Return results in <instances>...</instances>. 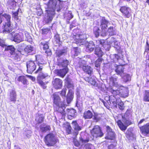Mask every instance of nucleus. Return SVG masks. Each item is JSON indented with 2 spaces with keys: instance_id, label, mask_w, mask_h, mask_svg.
<instances>
[{
  "instance_id": "nucleus-1",
  "label": "nucleus",
  "mask_w": 149,
  "mask_h": 149,
  "mask_svg": "<svg viewBox=\"0 0 149 149\" xmlns=\"http://www.w3.org/2000/svg\"><path fill=\"white\" fill-rule=\"evenodd\" d=\"M63 2L56 0H49L48 4V8L47 16L45 17L44 21L46 23H50L52 21L54 15V11L56 10L58 11L62 8Z\"/></svg>"
},
{
  "instance_id": "nucleus-2",
  "label": "nucleus",
  "mask_w": 149,
  "mask_h": 149,
  "mask_svg": "<svg viewBox=\"0 0 149 149\" xmlns=\"http://www.w3.org/2000/svg\"><path fill=\"white\" fill-rule=\"evenodd\" d=\"M54 98V103L56 106L54 107V109L56 111L63 114L65 111V105L63 102L61 101L60 98L58 95L55 93L53 95Z\"/></svg>"
},
{
  "instance_id": "nucleus-3",
  "label": "nucleus",
  "mask_w": 149,
  "mask_h": 149,
  "mask_svg": "<svg viewBox=\"0 0 149 149\" xmlns=\"http://www.w3.org/2000/svg\"><path fill=\"white\" fill-rule=\"evenodd\" d=\"M130 116V114L127 111H126L124 116H122L123 122L120 120H118L117 121L118 125L121 130H125L127 127L131 124V122L129 120V118Z\"/></svg>"
},
{
  "instance_id": "nucleus-4",
  "label": "nucleus",
  "mask_w": 149,
  "mask_h": 149,
  "mask_svg": "<svg viewBox=\"0 0 149 149\" xmlns=\"http://www.w3.org/2000/svg\"><path fill=\"white\" fill-rule=\"evenodd\" d=\"M3 16L6 19L4 20L5 24L3 28V32L5 33H10L13 29V25L10 21L11 16L6 14H4Z\"/></svg>"
},
{
  "instance_id": "nucleus-5",
  "label": "nucleus",
  "mask_w": 149,
  "mask_h": 149,
  "mask_svg": "<svg viewBox=\"0 0 149 149\" xmlns=\"http://www.w3.org/2000/svg\"><path fill=\"white\" fill-rule=\"evenodd\" d=\"M43 67L42 65H39L38 69L35 72V73H39L37 78L38 82L43 88L45 89L46 87V84L42 81L40 79H43L46 78H49L50 77L47 74H44L41 72Z\"/></svg>"
},
{
  "instance_id": "nucleus-6",
  "label": "nucleus",
  "mask_w": 149,
  "mask_h": 149,
  "mask_svg": "<svg viewBox=\"0 0 149 149\" xmlns=\"http://www.w3.org/2000/svg\"><path fill=\"white\" fill-rule=\"evenodd\" d=\"M109 99H111L114 107L117 108L118 105V107L120 110H122L124 109L125 107L124 103L119 98H116L111 96L110 97Z\"/></svg>"
},
{
  "instance_id": "nucleus-7",
  "label": "nucleus",
  "mask_w": 149,
  "mask_h": 149,
  "mask_svg": "<svg viewBox=\"0 0 149 149\" xmlns=\"http://www.w3.org/2000/svg\"><path fill=\"white\" fill-rule=\"evenodd\" d=\"M45 142L48 146H54L56 143V140L54 135L52 133L47 134L45 138Z\"/></svg>"
},
{
  "instance_id": "nucleus-8",
  "label": "nucleus",
  "mask_w": 149,
  "mask_h": 149,
  "mask_svg": "<svg viewBox=\"0 0 149 149\" xmlns=\"http://www.w3.org/2000/svg\"><path fill=\"white\" fill-rule=\"evenodd\" d=\"M109 23V22L104 17H102L100 25L102 29L101 34L102 36H105L108 35V32H106V29L107 27V25Z\"/></svg>"
},
{
  "instance_id": "nucleus-9",
  "label": "nucleus",
  "mask_w": 149,
  "mask_h": 149,
  "mask_svg": "<svg viewBox=\"0 0 149 149\" xmlns=\"http://www.w3.org/2000/svg\"><path fill=\"white\" fill-rule=\"evenodd\" d=\"M91 133L93 136L95 138L101 137L104 134L98 125L95 126L92 130L91 131Z\"/></svg>"
},
{
  "instance_id": "nucleus-10",
  "label": "nucleus",
  "mask_w": 149,
  "mask_h": 149,
  "mask_svg": "<svg viewBox=\"0 0 149 149\" xmlns=\"http://www.w3.org/2000/svg\"><path fill=\"white\" fill-rule=\"evenodd\" d=\"M9 35L12 36L11 39L15 42L19 43L24 41L23 35L21 33H15L13 35L12 33L9 34Z\"/></svg>"
},
{
  "instance_id": "nucleus-11",
  "label": "nucleus",
  "mask_w": 149,
  "mask_h": 149,
  "mask_svg": "<svg viewBox=\"0 0 149 149\" xmlns=\"http://www.w3.org/2000/svg\"><path fill=\"white\" fill-rule=\"evenodd\" d=\"M28 73H32L36 68V65L35 61H28L26 63Z\"/></svg>"
},
{
  "instance_id": "nucleus-12",
  "label": "nucleus",
  "mask_w": 149,
  "mask_h": 149,
  "mask_svg": "<svg viewBox=\"0 0 149 149\" xmlns=\"http://www.w3.org/2000/svg\"><path fill=\"white\" fill-rule=\"evenodd\" d=\"M120 11L127 17L129 18L131 16L130 8L127 6H123L120 8Z\"/></svg>"
},
{
  "instance_id": "nucleus-13",
  "label": "nucleus",
  "mask_w": 149,
  "mask_h": 149,
  "mask_svg": "<svg viewBox=\"0 0 149 149\" xmlns=\"http://www.w3.org/2000/svg\"><path fill=\"white\" fill-rule=\"evenodd\" d=\"M79 67L82 68L83 70L86 73L91 75L93 71L92 68L90 66L87 65L84 63H80Z\"/></svg>"
},
{
  "instance_id": "nucleus-14",
  "label": "nucleus",
  "mask_w": 149,
  "mask_h": 149,
  "mask_svg": "<svg viewBox=\"0 0 149 149\" xmlns=\"http://www.w3.org/2000/svg\"><path fill=\"white\" fill-rule=\"evenodd\" d=\"M127 90L126 89H125L124 90V93H123V94H121V91L120 92L118 90H114L113 89L111 90V92L113 94L112 95H113L114 97L116 98H118V97H116V96L118 94L119 95H120L121 97H125L127 96L128 93H127Z\"/></svg>"
},
{
  "instance_id": "nucleus-15",
  "label": "nucleus",
  "mask_w": 149,
  "mask_h": 149,
  "mask_svg": "<svg viewBox=\"0 0 149 149\" xmlns=\"http://www.w3.org/2000/svg\"><path fill=\"white\" fill-rule=\"evenodd\" d=\"M68 72V68H64L63 69L57 70H55V73L58 76L63 77Z\"/></svg>"
},
{
  "instance_id": "nucleus-16",
  "label": "nucleus",
  "mask_w": 149,
  "mask_h": 149,
  "mask_svg": "<svg viewBox=\"0 0 149 149\" xmlns=\"http://www.w3.org/2000/svg\"><path fill=\"white\" fill-rule=\"evenodd\" d=\"M68 61L66 59H64L61 58H58L57 64L60 67L67 68V67L68 64Z\"/></svg>"
},
{
  "instance_id": "nucleus-17",
  "label": "nucleus",
  "mask_w": 149,
  "mask_h": 149,
  "mask_svg": "<svg viewBox=\"0 0 149 149\" xmlns=\"http://www.w3.org/2000/svg\"><path fill=\"white\" fill-rule=\"evenodd\" d=\"M62 81L58 78H56L53 81L52 84L55 88L58 89L61 88L62 86Z\"/></svg>"
},
{
  "instance_id": "nucleus-18",
  "label": "nucleus",
  "mask_w": 149,
  "mask_h": 149,
  "mask_svg": "<svg viewBox=\"0 0 149 149\" xmlns=\"http://www.w3.org/2000/svg\"><path fill=\"white\" fill-rule=\"evenodd\" d=\"M66 111L68 113V117L69 119H71L75 117L77 114L75 110L74 109H68Z\"/></svg>"
},
{
  "instance_id": "nucleus-19",
  "label": "nucleus",
  "mask_w": 149,
  "mask_h": 149,
  "mask_svg": "<svg viewBox=\"0 0 149 149\" xmlns=\"http://www.w3.org/2000/svg\"><path fill=\"white\" fill-rule=\"evenodd\" d=\"M86 45L87 52H93L95 47L94 42L92 41H90Z\"/></svg>"
},
{
  "instance_id": "nucleus-20",
  "label": "nucleus",
  "mask_w": 149,
  "mask_h": 149,
  "mask_svg": "<svg viewBox=\"0 0 149 149\" xmlns=\"http://www.w3.org/2000/svg\"><path fill=\"white\" fill-rule=\"evenodd\" d=\"M124 69L123 66L120 65L117 66L115 71L117 74L119 75L121 77H123V75L125 74L124 72Z\"/></svg>"
},
{
  "instance_id": "nucleus-21",
  "label": "nucleus",
  "mask_w": 149,
  "mask_h": 149,
  "mask_svg": "<svg viewBox=\"0 0 149 149\" xmlns=\"http://www.w3.org/2000/svg\"><path fill=\"white\" fill-rule=\"evenodd\" d=\"M82 35H78L74 36V38H75V41L77 44L79 45H81L84 44L85 43V40L84 39H82Z\"/></svg>"
},
{
  "instance_id": "nucleus-22",
  "label": "nucleus",
  "mask_w": 149,
  "mask_h": 149,
  "mask_svg": "<svg viewBox=\"0 0 149 149\" xmlns=\"http://www.w3.org/2000/svg\"><path fill=\"white\" fill-rule=\"evenodd\" d=\"M72 125L74 130L76 131V132H74L75 135H77L78 134V131L81 130V127L79 125L76 121H72Z\"/></svg>"
},
{
  "instance_id": "nucleus-23",
  "label": "nucleus",
  "mask_w": 149,
  "mask_h": 149,
  "mask_svg": "<svg viewBox=\"0 0 149 149\" xmlns=\"http://www.w3.org/2000/svg\"><path fill=\"white\" fill-rule=\"evenodd\" d=\"M86 81L88 82L92 85L95 87L97 86V82L92 77H85L84 78Z\"/></svg>"
},
{
  "instance_id": "nucleus-24",
  "label": "nucleus",
  "mask_w": 149,
  "mask_h": 149,
  "mask_svg": "<svg viewBox=\"0 0 149 149\" xmlns=\"http://www.w3.org/2000/svg\"><path fill=\"white\" fill-rule=\"evenodd\" d=\"M17 94L16 91L14 90H12L10 93V100L11 102L14 103L16 101Z\"/></svg>"
},
{
  "instance_id": "nucleus-25",
  "label": "nucleus",
  "mask_w": 149,
  "mask_h": 149,
  "mask_svg": "<svg viewBox=\"0 0 149 149\" xmlns=\"http://www.w3.org/2000/svg\"><path fill=\"white\" fill-rule=\"evenodd\" d=\"M65 86L68 88H73V85L70 79L67 77L65 79Z\"/></svg>"
},
{
  "instance_id": "nucleus-26",
  "label": "nucleus",
  "mask_w": 149,
  "mask_h": 149,
  "mask_svg": "<svg viewBox=\"0 0 149 149\" xmlns=\"http://www.w3.org/2000/svg\"><path fill=\"white\" fill-rule=\"evenodd\" d=\"M93 116V113L89 110L86 111L84 113L83 117L85 119H90Z\"/></svg>"
},
{
  "instance_id": "nucleus-27",
  "label": "nucleus",
  "mask_w": 149,
  "mask_h": 149,
  "mask_svg": "<svg viewBox=\"0 0 149 149\" xmlns=\"http://www.w3.org/2000/svg\"><path fill=\"white\" fill-rule=\"evenodd\" d=\"M73 98V93L72 91L69 90L67 97V101L68 104L70 103Z\"/></svg>"
},
{
  "instance_id": "nucleus-28",
  "label": "nucleus",
  "mask_w": 149,
  "mask_h": 149,
  "mask_svg": "<svg viewBox=\"0 0 149 149\" xmlns=\"http://www.w3.org/2000/svg\"><path fill=\"white\" fill-rule=\"evenodd\" d=\"M142 133L148 134L149 133V123L140 127Z\"/></svg>"
},
{
  "instance_id": "nucleus-29",
  "label": "nucleus",
  "mask_w": 149,
  "mask_h": 149,
  "mask_svg": "<svg viewBox=\"0 0 149 149\" xmlns=\"http://www.w3.org/2000/svg\"><path fill=\"white\" fill-rule=\"evenodd\" d=\"M106 32H108V35L109 36H112L115 34V29L113 27H110L108 29H106Z\"/></svg>"
},
{
  "instance_id": "nucleus-30",
  "label": "nucleus",
  "mask_w": 149,
  "mask_h": 149,
  "mask_svg": "<svg viewBox=\"0 0 149 149\" xmlns=\"http://www.w3.org/2000/svg\"><path fill=\"white\" fill-rule=\"evenodd\" d=\"M81 52V50L78 47H73L72 49V54L75 56H77Z\"/></svg>"
},
{
  "instance_id": "nucleus-31",
  "label": "nucleus",
  "mask_w": 149,
  "mask_h": 149,
  "mask_svg": "<svg viewBox=\"0 0 149 149\" xmlns=\"http://www.w3.org/2000/svg\"><path fill=\"white\" fill-rule=\"evenodd\" d=\"M40 129L42 132H46L47 131H50L51 128L49 125L45 126L41 125L40 126Z\"/></svg>"
},
{
  "instance_id": "nucleus-32",
  "label": "nucleus",
  "mask_w": 149,
  "mask_h": 149,
  "mask_svg": "<svg viewBox=\"0 0 149 149\" xmlns=\"http://www.w3.org/2000/svg\"><path fill=\"white\" fill-rule=\"evenodd\" d=\"M4 47H5V50H10V53L11 54H13V53L14 52L15 49L14 47L12 45L6 46V45H5Z\"/></svg>"
},
{
  "instance_id": "nucleus-33",
  "label": "nucleus",
  "mask_w": 149,
  "mask_h": 149,
  "mask_svg": "<svg viewBox=\"0 0 149 149\" xmlns=\"http://www.w3.org/2000/svg\"><path fill=\"white\" fill-rule=\"evenodd\" d=\"M93 31L96 37H98L100 34L101 35L100 30L97 27L95 26L93 29Z\"/></svg>"
},
{
  "instance_id": "nucleus-34",
  "label": "nucleus",
  "mask_w": 149,
  "mask_h": 149,
  "mask_svg": "<svg viewBox=\"0 0 149 149\" xmlns=\"http://www.w3.org/2000/svg\"><path fill=\"white\" fill-rule=\"evenodd\" d=\"M18 81L24 84H25L27 83V80L25 77L24 76H20L18 78Z\"/></svg>"
},
{
  "instance_id": "nucleus-35",
  "label": "nucleus",
  "mask_w": 149,
  "mask_h": 149,
  "mask_svg": "<svg viewBox=\"0 0 149 149\" xmlns=\"http://www.w3.org/2000/svg\"><path fill=\"white\" fill-rule=\"evenodd\" d=\"M95 54L97 55L99 57L102 56L103 53L100 47L96 48L95 49Z\"/></svg>"
},
{
  "instance_id": "nucleus-36",
  "label": "nucleus",
  "mask_w": 149,
  "mask_h": 149,
  "mask_svg": "<svg viewBox=\"0 0 149 149\" xmlns=\"http://www.w3.org/2000/svg\"><path fill=\"white\" fill-rule=\"evenodd\" d=\"M121 77L124 79V81L125 82L130 81L131 79V77L130 75L125 73L123 75V77Z\"/></svg>"
},
{
  "instance_id": "nucleus-37",
  "label": "nucleus",
  "mask_w": 149,
  "mask_h": 149,
  "mask_svg": "<svg viewBox=\"0 0 149 149\" xmlns=\"http://www.w3.org/2000/svg\"><path fill=\"white\" fill-rule=\"evenodd\" d=\"M115 136L114 133L112 131L107 134V135L105 137V139H112Z\"/></svg>"
},
{
  "instance_id": "nucleus-38",
  "label": "nucleus",
  "mask_w": 149,
  "mask_h": 149,
  "mask_svg": "<svg viewBox=\"0 0 149 149\" xmlns=\"http://www.w3.org/2000/svg\"><path fill=\"white\" fill-rule=\"evenodd\" d=\"M34 50V47L30 45L27 46L24 49L25 51L28 53H30L31 52H33Z\"/></svg>"
},
{
  "instance_id": "nucleus-39",
  "label": "nucleus",
  "mask_w": 149,
  "mask_h": 149,
  "mask_svg": "<svg viewBox=\"0 0 149 149\" xmlns=\"http://www.w3.org/2000/svg\"><path fill=\"white\" fill-rule=\"evenodd\" d=\"M44 116L43 115H41L36 117V120L39 123H41L43 122Z\"/></svg>"
},
{
  "instance_id": "nucleus-40",
  "label": "nucleus",
  "mask_w": 149,
  "mask_h": 149,
  "mask_svg": "<svg viewBox=\"0 0 149 149\" xmlns=\"http://www.w3.org/2000/svg\"><path fill=\"white\" fill-rule=\"evenodd\" d=\"M96 45L99 47H102L104 44L105 40L103 39L97 40L96 41Z\"/></svg>"
},
{
  "instance_id": "nucleus-41",
  "label": "nucleus",
  "mask_w": 149,
  "mask_h": 149,
  "mask_svg": "<svg viewBox=\"0 0 149 149\" xmlns=\"http://www.w3.org/2000/svg\"><path fill=\"white\" fill-rule=\"evenodd\" d=\"M143 99L145 101H149V91H146Z\"/></svg>"
},
{
  "instance_id": "nucleus-42",
  "label": "nucleus",
  "mask_w": 149,
  "mask_h": 149,
  "mask_svg": "<svg viewBox=\"0 0 149 149\" xmlns=\"http://www.w3.org/2000/svg\"><path fill=\"white\" fill-rule=\"evenodd\" d=\"M66 52V50L65 49L58 51L56 52V55L59 57L63 55Z\"/></svg>"
},
{
  "instance_id": "nucleus-43",
  "label": "nucleus",
  "mask_w": 149,
  "mask_h": 149,
  "mask_svg": "<svg viewBox=\"0 0 149 149\" xmlns=\"http://www.w3.org/2000/svg\"><path fill=\"white\" fill-rule=\"evenodd\" d=\"M102 115L100 114H95L94 116L95 120L96 122L99 121L101 118Z\"/></svg>"
},
{
  "instance_id": "nucleus-44",
  "label": "nucleus",
  "mask_w": 149,
  "mask_h": 149,
  "mask_svg": "<svg viewBox=\"0 0 149 149\" xmlns=\"http://www.w3.org/2000/svg\"><path fill=\"white\" fill-rule=\"evenodd\" d=\"M86 149H95V147L91 144H87L85 145Z\"/></svg>"
},
{
  "instance_id": "nucleus-45",
  "label": "nucleus",
  "mask_w": 149,
  "mask_h": 149,
  "mask_svg": "<svg viewBox=\"0 0 149 149\" xmlns=\"http://www.w3.org/2000/svg\"><path fill=\"white\" fill-rule=\"evenodd\" d=\"M54 41L56 42V43H59L60 41V38L59 35L56 34L54 36Z\"/></svg>"
},
{
  "instance_id": "nucleus-46",
  "label": "nucleus",
  "mask_w": 149,
  "mask_h": 149,
  "mask_svg": "<svg viewBox=\"0 0 149 149\" xmlns=\"http://www.w3.org/2000/svg\"><path fill=\"white\" fill-rule=\"evenodd\" d=\"M101 61L102 60L101 59H98L96 61L95 64V67L97 68L100 67L101 62Z\"/></svg>"
},
{
  "instance_id": "nucleus-47",
  "label": "nucleus",
  "mask_w": 149,
  "mask_h": 149,
  "mask_svg": "<svg viewBox=\"0 0 149 149\" xmlns=\"http://www.w3.org/2000/svg\"><path fill=\"white\" fill-rule=\"evenodd\" d=\"M40 44L42 46V48L44 49H47L49 48V47L48 44L45 42H41Z\"/></svg>"
},
{
  "instance_id": "nucleus-48",
  "label": "nucleus",
  "mask_w": 149,
  "mask_h": 149,
  "mask_svg": "<svg viewBox=\"0 0 149 149\" xmlns=\"http://www.w3.org/2000/svg\"><path fill=\"white\" fill-rule=\"evenodd\" d=\"M79 140L82 143V145L84 143L87 142L89 140V139H84V138L82 136H81L79 137Z\"/></svg>"
},
{
  "instance_id": "nucleus-49",
  "label": "nucleus",
  "mask_w": 149,
  "mask_h": 149,
  "mask_svg": "<svg viewBox=\"0 0 149 149\" xmlns=\"http://www.w3.org/2000/svg\"><path fill=\"white\" fill-rule=\"evenodd\" d=\"M66 90V89H62L60 93L61 95L63 97V98L64 99L65 98V94Z\"/></svg>"
},
{
  "instance_id": "nucleus-50",
  "label": "nucleus",
  "mask_w": 149,
  "mask_h": 149,
  "mask_svg": "<svg viewBox=\"0 0 149 149\" xmlns=\"http://www.w3.org/2000/svg\"><path fill=\"white\" fill-rule=\"evenodd\" d=\"M25 35L26 38L27 40L29 41H31V36L29 34V33L27 32H25Z\"/></svg>"
},
{
  "instance_id": "nucleus-51",
  "label": "nucleus",
  "mask_w": 149,
  "mask_h": 149,
  "mask_svg": "<svg viewBox=\"0 0 149 149\" xmlns=\"http://www.w3.org/2000/svg\"><path fill=\"white\" fill-rule=\"evenodd\" d=\"M105 50L106 51H109L110 48V45L109 44H104L102 46Z\"/></svg>"
},
{
  "instance_id": "nucleus-52",
  "label": "nucleus",
  "mask_w": 149,
  "mask_h": 149,
  "mask_svg": "<svg viewBox=\"0 0 149 149\" xmlns=\"http://www.w3.org/2000/svg\"><path fill=\"white\" fill-rule=\"evenodd\" d=\"M110 81L113 84L114 83V82L116 81L117 78L115 76L111 77L109 78Z\"/></svg>"
},
{
  "instance_id": "nucleus-53",
  "label": "nucleus",
  "mask_w": 149,
  "mask_h": 149,
  "mask_svg": "<svg viewBox=\"0 0 149 149\" xmlns=\"http://www.w3.org/2000/svg\"><path fill=\"white\" fill-rule=\"evenodd\" d=\"M111 45L117 49L119 48L118 43V42L116 40L113 42Z\"/></svg>"
},
{
  "instance_id": "nucleus-54",
  "label": "nucleus",
  "mask_w": 149,
  "mask_h": 149,
  "mask_svg": "<svg viewBox=\"0 0 149 149\" xmlns=\"http://www.w3.org/2000/svg\"><path fill=\"white\" fill-rule=\"evenodd\" d=\"M71 129L72 128L70 125L69 124H68V127L66 129L67 132L68 134H70L71 133Z\"/></svg>"
},
{
  "instance_id": "nucleus-55",
  "label": "nucleus",
  "mask_w": 149,
  "mask_h": 149,
  "mask_svg": "<svg viewBox=\"0 0 149 149\" xmlns=\"http://www.w3.org/2000/svg\"><path fill=\"white\" fill-rule=\"evenodd\" d=\"M18 11H17L15 12L14 13H13V17H14L15 19H18Z\"/></svg>"
},
{
  "instance_id": "nucleus-56",
  "label": "nucleus",
  "mask_w": 149,
  "mask_h": 149,
  "mask_svg": "<svg viewBox=\"0 0 149 149\" xmlns=\"http://www.w3.org/2000/svg\"><path fill=\"white\" fill-rule=\"evenodd\" d=\"M42 33L44 34H47L50 31L49 29H42Z\"/></svg>"
},
{
  "instance_id": "nucleus-57",
  "label": "nucleus",
  "mask_w": 149,
  "mask_h": 149,
  "mask_svg": "<svg viewBox=\"0 0 149 149\" xmlns=\"http://www.w3.org/2000/svg\"><path fill=\"white\" fill-rule=\"evenodd\" d=\"M115 38L113 37H111L110 38H109L108 41H109V43L112 45L114 42L115 41Z\"/></svg>"
},
{
  "instance_id": "nucleus-58",
  "label": "nucleus",
  "mask_w": 149,
  "mask_h": 149,
  "mask_svg": "<svg viewBox=\"0 0 149 149\" xmlns=\"http://www.w3.org/2000/svg\"><path fill=\"white\" fill-rule=\"evenodd\" d=\"M127 137L128 139H130V138L132 136V134L131 132H128V131L126 132Z\"/></svg>"
},
{
  "instance_id": "nucleus-59",
  "label": "nucleus",
  "mask_w": 149,
  "mask_h": 149,
  "mask_svg": "<svg viewBox=\"0 0 149 149\" xmlns=\"http://www.w3.org/2000/svg\"><path fill=\"white\" fill-rule=\"evenodd\" d=\"M0 46L3 47H4L5 46V43L4 41L0 38Z\"/></svg>"
},
{
  "instance_id": "nucleus-60",
  "label": "nucleus",
  "mask_w": 149,
  "mask_h": 149,
  "mask_svg": "<svg viewBox=\"0 0 149 149\" xmlns=\"http://www.w3.org/2000/svg\"><path fill=\"white\" fill-rule=\"evenodd\" d=\"M106 128H107V134H108V133L112 131V129L108 126H107L106 127Z\"/></svg>"
},
{
  "instance_id": "nucleus-61",
  "label": "nucleus",
  "mask_w": 149,
  "mask_h": 149,
  "mask_svg": "<svg viewBox=\"0 0 149 149\" xmlns=\"http://www.w3.org/2000/svg\"><path fill=\"white\" fill-rule=\"evenodd\" d=\"M74 144L77 147H78L80 145L79 142L77 141H74Z\"/></svg>"
},
{
  "instance_id": "nucleus-62",
  "label": "nucleus",
  "mask_w": 149,
  "mask_h": 149,
  "mask_svg": "<svg viewBox=\"0 0 149 149\" xmlns=\"http://www.w3.org/2000/svg\"><path fill=\"white\" fill-rule=\"evenodd\" d=\"M108 149H114V146L113 145L111 144L108 147Z\"/></svg>"
},
{
  "instance_id": "nucleus-63",
  "label": "nucleus",
  "mask_w": 149,
  "mask_h": 149,
  "mask_svg": "<svg viewBox=\"0 0 149 149\" xmlns=\"http://www.w3.org/2000/svg\"><path fill=\"white\" fill-rule=\"evenodd\" d=\"M112 95H111L110 96H109V97H105V100L107 102L109 101H111V99H110V97ZM113 96H114L113 95H112Z\"/></svg>"
},
{
  "instance_id": "nucleus-64",
  "label": "nucleus",
  "mask_w": 149,
  "mask_h": 149,
  "mask_svg": "<svg viewBox=\"0 0 149 149\" xmlns=\"http://www.w3.org/2000/svg\"><path fill=\"white\" fill-rule=\"evenodd\" d=\"M3 17V15L0 14V24L2 23V18Z\"/></svg>"
}]
</instances>
